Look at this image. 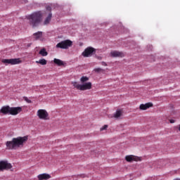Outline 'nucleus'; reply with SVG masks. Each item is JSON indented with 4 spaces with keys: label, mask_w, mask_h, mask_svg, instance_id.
Listing matches in <instances>:
<instances>
[{
    "label": "nucleus",
    "mask_w": 180,
    "mask_h": 180,
    "mask_svg": "<svg viewBox=\"0 0 180 180\" xmlns=\"http://www.w3.org/2000/svg\"><path fill=\"white\" fill-rule=\"evenodd\" d=\"M72 46V42L70 39H67L65 41H62L56 44L57 49H67L68 47H71Z\"/></svg>",
    "instance_id": "obj_4"
},
{
    "label": "nucleus",
    "mask_w": 180,
    "mask_h": 180,
    "mask_svg": "<svg viewBox=\"0 0 180 180\" xmlns=\"http://www.w3.org/2000/svg\"><path fill=\"white\" fill-rule=\"evenodd\" d=\"M37 64H41V65H46L47 64V60L46 59H40L36 61Z\"/></svg>",
    "instance_id": "obj_19"
},
{
    "label": "nucleus",
    "mask_w": 180,
    "mask_h": 180,
    "mask_svg": "<svg viewBox=\"0 0 180 180\" xmlns=\"http://www.w3.org/2000/svg\"><path fill=\"white\" fill-rule=\"evenodd\" d=\"M149 108H153V103H148L146 104H141L139 106V109L141 110H147V109H149Z\"/></svg>",
    "instance_id": "obj_11"
},
{
    "label": "nucleus",
    "mask_w": 180,
    "mask_h": 180,
    "mask_svg": "<svg viewBox=\"0 0 180 180\" xmlns=\"http://www.w3.org/2000/svg\"><path fill=\"white\" fill-rule=\"evenodd\" d=\"M101 65L106 66V65H108V64H106V63H105V62H102Z\"/></svg>",
    "instance_id": "obj_25"
},
{
    "label": "nucleus",
    "mask_w": 180,
    "mask_h": 180,
    "mask_svg": "<svg viewBox=\"0 0 180 180\" xmlns=\"http://www.w3.org/2000/svg\"><path fill=\"white\" fill-rule=\"evenodd\" d=\"M2 63L4 64H11V65H16V64H20L22 60L20 58H11V59H3Z\"/></svg>",
    "instance_id": "obj_5"
},
{
    "label": "nucleus",
    "mask_w": 180,
    "mask_h": 180,
    "mask_svg": "<svg viewBox=\"0 0 180 180\" xmlns=\"http://www.w3.org/2000/svg\"><path fill=\"white\" fill-rule=\"evenodd\" d=\"M72 84L74 88L78 89V91H88L89 89H92V83L89 82L86 83H83L82 84H79L77 82H72Z\"/></svg>",
    "instance_id": "obj_3"
},
{
    "label": "nucleus",
    "mask_w": 180,
    "mask_h": 180,
    "mask_svg": "<svg viewBox=\"0 0 180 180\" xmlns=\"http://www.w3.org/2000/svg\"><path fill=\"white\" fill-rule=\"evenodd\" d=\"M125 159L128 162H131L132 161H137L139 160V157H136L134 155H127L125 157Z\"/></svg>",
    "instance_id": "obj_15"
},
{
    "label": "nucleus",
    "mask_w": 180,
    "mask_h": 180,
    "mask_svg": "<svg viewBox=\"0 0 180 180\" xmlns=\"http://www.w3.org/2000/svg\"><path fill=\"white\" fill-rule=\"evenodd\" d=\"M106 129H108V125H104L103 127H102L101 128V131H102L103 130H106Z\"/></svg>",
    "instance_id": "obj_23"
},
{
    "label": "nucleus",
    "mask_w": 180,
    "mask_h": 180,
    "mask_svg": "<svg viewBox=\"0 0 180 180\" xmlns=\"http://www.w3.org/2000/svg\"><path fill=\"white\" fill-rule=\"evenodd\" d=\"M27 140H29L27 136L13 138L12 141L6 142V148L7 150H16V148L23 147V146L26 144Z\"/></svg>",
    "instance_id": "obj_1"
},
{
    "label": "nucleus",
    "mask_w": 180,
    "mask_h": 180,
    "mask_svg": "<svg viewBox=\"0 0 180 180\" xmlns=\"http://www.w3.org/2000/svg\"><path fill=\"white\" fill-rule=\"evenodd\" d=\"M53 18V13L50 12L45 20H44V25L46 26L47 25H50V22H51V18Z\"/></svg>",
    "instance_id": "obj_13"
},
{
    "label": "nucleus",
    "mask_w": 180,
    "mask_h": 180,
    "mask_svg": "<svg viewBox=\"0 0 180 180\" xmlns=\"http://www.w3.org/2000/svg\"><path fill=\"white\" fill-rule=\"evenodd\" d=\"M22 112V107H10V115L12 116H16Z\"/></svg>",
    "instance_id": "obj_8"
},
{
    "label": "nucleus",
    "mask_w": 180,
    "mask_h": 180,
    "mask_svg": "<svg viewBox=\"0 0 180 180\" xmlns=\"http://www.w3.org/2000/svg\"><path fill=\"white\" fill-rule=\"evenodd\" d=\"M37 178L39 180H47L50 179V178H51V176L49 174L44 173L39 174Z\"/></svg>",
    "instance_id": "obj_12"
},
{
    "label": "nucleus",
    "mask_w": 180,
    "mask_h": 180,
    "mask_svg": "<svg viewBox=\"0 0 180 180\" xmlns=\"http://www.w3.org/2000/svg\"><path fill=\"white\" fill-rule=\"evenodd\" d=\"M94 71L96 72H101V71H102V68H96L95 70H94Z\"/></svg>",
    "instance_id": "obj_24"
},
{
    "label": "nucleus",
    "mask_w": 180,
    "mask_h": 180,
    "mask_svg": "<svg viewBox=\"0 0 180 180\" xmlns=\"http://www.w3.org/2000/svg\"><path fill=\"white\" fill-rule=\"evenodd\" d=\"M33 36L35 40H40V39H41L43 36V32H36L33 34Z\"/></svg>",
    "instance_id": "obj_16"
},
{
    "label": "nucleus",
    "mask_w": 180,
    "mask_h": 180,
    "mask_svg": "<svg viewBox=\"0 0 180 180\" xmlns=\"http://www.w3.org/2000/svg\"><path fill=\"white\" fill-rule=\"evenodd\" d=\"M37 115L38 117L42 120H49V112L46 110L40 109L37 111Z\"/></svg>",
    "instance_id": "obj_6"
},
{
    "label": "nucleus",
    "mask_w": 180,
    "mask_h": 180,
    "mask_svg": "<svg viewBox=\"0 0 180 180\" xmlns=\"http://www.w3.org/2000/svg\"><path fill=\"white\" fill-rule=\"evenodd\" d=\"M39 54H40V56H42V57H46V56H48L49 53H47L46 49L44 48L39 51Z\"/></svg>",
    "instance_id": "obj_18"
},
{
    "label": "nucleus",
    "mask_w": 180,
    "mask_h": 180,
    "mask_svg": "<svg viewBox=\"0 0 180 180\" xmlns=\"http://www.w3.org/2000/svg\"><path fill=\"white\" fill-rule=\"evenodd\" d=\"M11 107L9 105L3 106L0 110V113L3 115H10Z\"/></svg>",
    "instance_id": "obj_10"
},
{
    "label": "nucleus",
    "mask_w": 180,
    "mask_h": 180,
    "mask_svg": "<svg viewBox=\"0 0 180 180\" xmlns=\"http://www.w3.org/2000/svg\"><path fill=\"white\" fill-rule=\"evenodd\" d=\"M11 168H12V165L11 163H8V161H0V171H5V169H11Z\"/></svg>",
    "instance_id": "obj_7"
},
{
    "label": "nucleus",
    "mask_w": 180,
    "mask_h": 180,
    "mask_svg": "<svg viewBox=\"0 0 180 180\" xmlns=\"http://www.w3.org/2000/svg\"><path fill=\"white\" fill-rule=\"evenodd\" d=\"M179 131H180V124L179 125Z\"/></svg>",
    "instance_id": "obj_28"
},
{
    "label": "nucleus",
    "mask_w": 180,
    "mask_h": 180,
    "mask_svg": "<svg viewBox=\"0 0 180 180\" xmlns=\"http://www.w3.org/2000/svg\"><path fill=\"white\" fill-rule=\"evenodd\" d=\"M95 51V49L93 47H87L82 53V56L83 57H90Z\"/></svg>",
    "instance_id": "obj_9"
},
{
    "label": "nucleus",
    "mask_w": 180,
    "mask_h": 180,
    "mask_svg": "<svg viewBox=\"0 0 180 180\" xmlns=\"http://www.w3.org/2000/svg\"><path fill=\"white\" fill-rule=\"evenodd\" d=\"M169 122L170 123H175V120H169Z\"/></svg>",
    "instance_id": "obj_26"
},
{
    "label": "nucleus",
    "mask_w": 180,
    "mask_h": 180,
    "mask_svg": "<svg viewBox=\"0 0 180 180\" xmlns=\"http://www.w3.org/2000/svg\"><path fill=\"white\" fill-rule=\"evenodd\" d=\"M24 99L27 102V103H32V100H29L27 97H24Z\"/></svg>",
    "instance_id": "obj_22"
},
{
    "label": "nucleus",
    "mask_w": 180,
    "mask_h": 180,
    "mask_svg": "<svg viewBox=\"0 0 180 180\" xmlns=\"http://www.w3.org/2000/svg\"><path fill=\"white\" fill-rule=\"evenodd\" d=\"M111 57H124V55L122 52H119L117 51H113L110 53Z\"/></svg>",
    "instance_id": "obj_14"
},
{
    "label": "nucleus",
    "mask_w": 180,
    "mask_h": 180,
    "mask_svg": "<svg viewBox=\"0 0 180 180\" xmlns=\"http://www.w3.org/2000/svg\"><path fill=\"white\" fill-rule=\"evenodd\" d=\"M121 116H122V110H117L114 115V117H115V119H117Z\"/></svg>",
    "instance_id": "obj_21"
},
{
    "label": "nucleus",
    "mask_w": 180,
    "mask_h": 180,
    "mask_svg": "<svg viewBox=\"0 0 180 180\" xmlns=\"http://www.w3.org/2000/svg\"><path fill=\"white\" fill-rule=\"evenodd\" d=\"M88 81H89V78L88 77L83 76L80 79V82H82V84H85V82Z\"/></svg>",
    "instance_id": "obj_20"
},
{
    "label": "nucleus",
    "mask_w": 180,
    "mask_h": 180,
    "mask_svg": "<svg viewBox=\"0 0 180 180\" xmlns=\"http://www.w3.org/2000/svg\"><path fill=\"white\" fill-rule=\"evenodd\" d=\"M53 63L60 67L61 65H64V62L60 59L54 58Z\"/></svg>",
    "instance_id": "obj_17"
},
{
    "label": "nucleus",
    "mask_w": 180,
    "mask_h": 180,
    "mask_svg": "<svg viewBox=\"0 0 180 180\" xmlns=\"http://www.w3.org/2000/svg\"><path fill=\"white\" fill-rule=\"evenodd\" d=\"M41 18H43V14L41 11H37L27 17V20H29V24L32 27H37L40 23H41Z\"/></svg>",
    "instance_id": "obj_2"
},
{
    "label": "nucleus",
    "mask_w": 180,
    "mask_h": 180,
    "mask_svg": "<svg viewBox=\"0 0 180 180\" xmlns=\"http://www.w3.org/2000/svg\"><path fill=\"white\" fill-rule=\"evenodd\" d=\"M46 10L47 11H51V7H50V6L46 7Z\"/></svg>",
    "instance_id": "obj_27"
}]
</instances>
